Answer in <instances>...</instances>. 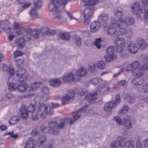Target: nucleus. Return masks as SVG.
<instances>
[{
	"label": "nucleus",
	"instance_id": "obj_1",
	"mask_svg": "<svg viewBox=\"0 0 148 148\" xmlns=\"http://www.w3.org/2000/svg\"><path fill=\"white\" fill-rule=\"evenodd\" d=\"M70 0H50L49 6V10L51 11V17L57 20H60L62 18L61 13L59 10H57L60 5L65 6L67 3L68 1Z\"/></svg>",
	"mask_w": 148,
	"mask_h": 148
},
{
	"label": "nucleus",
	"instance_id": "obj_2",
	"mask_svg": "<svg viewBox=\"0 0 148 148\" xmlns=\"http://www.w3.org/2000/svg\"><path fill=\"white\" fill-rule=\"evenodd\" d=\"M86 105L84 107L81 108L76 111L75 112L76 114L74 115L71 119L69 117L64 119H61L60 123L57 125V127L58 129H62L64 127L65 125L67 124L71 125L75 121L78 119L80 116L86 115L87 112L86 110Z\"/></svg>",
	"mask_w": 148,
	"mask_h": 148
},
{
	"label": "nucleus",
	"instance_id": "obj_3",
	"mask_svg": "<svg viewBox=\"0 0 148 148\" xmlns=\"http://www.w3.org/2000/svg\"><path fill=\"white\" fill-rule=\"evenodd\" d=\"M131 8L132 12L133 14L137 15L138 18L141 19L144 17L145 20L148 18V6H145L142 8L139 6L138 3H136L131 6Z\"/></svg>",
	"mask_w": 148,
	"mask_h": 148
},
{
	"label": "nucleus",
	"instance_id": "obj_4",
	"mask_svg": "<svg viewBox=\"0 0 148 148\" xmlns=\"http://www.w3.org/2000/svg\"><path fill=\"white\" fill-rule=\"evenodd\" d=\"M95 10V8L93 6L90 7L86 8L83 11L84 18L83 21L85 25L88 24L90 21V18Z\"/></svg>",
	"mask_w": 148,
	"mask_h": 148
},
{
	"label": "nucleus",
	"instance_id": "obj_5",
	"mask_svg": "<svg viewBox=\"0 0 148 148\" xmlns=\"http://www.w3.org/2000/svg\"><path fill=\"white\" fill-rule=\"evenodd\" d=\"M26 70L25 68L19 69L15 72V74L19 79L20 82H24L27 79L28 75L26 73Z\"/></svg>",
	"mask_w": 148,
	"mask_h": 148
},
{
	"label": "nucleus",
	"instance_id": "obj_6",
	"mask_svg": "<svg viewBox=\"0 0 148 148\" xmlns=\"http://www.w3.org/2000/svg\"><path fill=\"white\" fill-rule=\"evenodd\" d=\"M57 122L56 121H52L48 123L47 127L49 128V132L53 134H57L59 130L57 127Z\"/></svg>",
	"mask_w": 148,
	"mask_h": 148
},
{
	"label": "nucleus",
	"instance_id": "obj_7",
	"mask_svg": "<svg viewBox=\"0 0 148 148\" xmlns=\"http://www.w3.org/2000/svg\"><path fill=\"white\" fill-rule=\"evenodd\" d=\"M141 62L142 64L140 66L139 69L141 71L148 70V54L142 58Z\"/></svg>",
	"mask_w": 148,
	"mask_h": 148
},
{
	"label": "nucleus",
	"instance_id": "obj_8",
	"mask_svg": "<svg viewBox=\"0 0 148 148\" xmlns=\"http://www.w3.org/2000/svg\"><path fill=\"white\" fill-rule=\"evenodd\" d=\"M47 107L44 104H41L38 108V114L40 115L42 119H43L46 116V111Z\"/></svg>",
	"mask_w": 148,
	"mask_h": 148
},
{
	"label": "nucleus",
	"instance_id": "obj_9",
	"mask_svg": "<svg viewBox=\"0 0 148 148\" xmlns=\"http://www.w3.org/2000/svg\"><path fill=\"white\" fill-rule=\"evenodd\" d=\"M140 64V63L139 62L135 61L127 66L126 70L130 71L131 72H133L138 67Z\"/></svg>",
	"mask_w": 148,
	"mask_h": 148
},
{
	"label": "nucleus",
	"instance_id": "obj_10",
	"mask_svg": "<svg viewBox=\"0 0 148 148\" xmlns=\"http://www.w3.org/2000/svg\"><path fill=\"white\" fill-rule=\"evenodd\" d=\"M114 26H111L110 27H108V36L113 37H117L120 35L121 32L119 30L113 27Z\"/></svg>",
	"mask_w": 148,
	"mask_h": 148
},
{
	"label": "nucleus",
	"instance_id": "obj_11",
	"mask_svg": "<svg viewBox=\"0 0 148 148\" xmlns=\"http://www.w3.org/2000/svg\"><path fill=\"white\" fill-rule=\"evenodd\" d=\"M60 78L63 80V82L64 83L69 82L75 79V78L74 77V74L72 73L64 75Z\"/></svg>",
	"mask_w": 148,
	"mask_h": 148
},
{
	"label": "nucleus",
	"instance_id": "obj_12",
	"mask_svg": "<svg viewBox=\"0 0 148 148\" xmlns=\"http://www.w3.org/2000/svg\"><path fill=\"white\" fill-rule=\"evenodd\" d=\"M87 70L83 67H81L76 70L75 75L77 77L81 78L85 75L87 73Z\"/></svg>",
	"mask_w": 148,
	"mask_h": 148
},
{
	"label": "nucleus",
	"instance_id": "obj_13",
	"mask_svg": "<svg viewBox=\"0 0 148 148\" xmlns=\"http://www.w3.org/2000/svg\"><path fill=\"white\" fill-rule=\"evenodd\" d=\"M19 111L22 118L26 119L28 117V112L25 105L23 104L21 105L19 108Z\"/></svg>",
	"mask_w": 148,
	"mask_h": 148
},
{
	"label": "nucleus",
	"instance_id": "obj_14",
	"mask_svg": "<svg viewBox=\"0 0 148 148\" xmlns=\"http://www.w3.org/2000/svg\"><path fill=\"white\" fill-rule=\"evenodd\" d=\"M101 26L100 23L98 21H95L92 22L90 26V31L92 32H96Z\"/></svg>",
	"mask_w": 148,
	"mask_h": 148
},
{
	"label": "nucleus",
	"instance_id": "obj_15",
	"mask_svg": "<svg viewBox=\"0 0 148 148\" xmlns=\"http://www.w3.org/2000/svg\"><path fill=\"white\" fill-rule=\"evenodd\" d=\"M30 32L31 35L34 38L37 39L39 36V34L40 32L44 33V31L42 30V28L41 29H36L32 30L30 28L29 29V32Z\"/></svg>",
	"mask_w": 148,
	"mask_h": 148
},
{
	"label": "nucleus",
	"instance_id": "obj_16",
	"mask_svg": "<svg viewBox=\"0 0 148 148\" xmlns=\"http://www.w3.org/2000/svg\"><path fill=\"white\" fill-rule=\"evenodd\" d=\"M114 101L112 100L106 103L104 106V109L106 112L110 111L113 108L115 107V104H114Z\"/></svg>",
	"mask_w": 148,
	"mask_h": 148
},
{
	"label": "nucleus",
	"instance_id": "obj_17",
	"mask_svg": "<svg viewBox=\"0 0 148 148\" xmlns=\"http://www.w3.org/2000/svg\"><path fill=\"white\" fill-rule=\"evenodd\" d=\"M125 127L126 129L130 130L132 127L131 121L128 116H125L123 119Z\"/></svg>",
	"mask_w": 148,
	"mask_h": 148
},
{
	"label": "nucleus",
	"instance_id": "obj_18",
	"mask_svg": "<svg viewBox=\"0 0 148 148\" xmlns=\"http://www.w3.org/2000/svg\"><path fill=\"white\" fill-rule=\"evenodd\" d=\"M137 45L139 48L141 49H145L147 46L146 42L141 38H138L137 39Z\"/></svg>",
	"mask_w": 148,
	"mask_h": 148
},
{
	"label": "nucleus",
	"instance_id": "obj_19",
	"mask_svg": "<svg viewBox=\"0 0 148 148\" xmlns=\"http://www.w3.org/2000/svg\"><path fill=\"white\" fill-rule=\"evenodd\" d=\"M50 85L54 87L59 86L61 83V81L60 78H55L49 81Z\"/></svg>",
	"mask_w": 148,
	"mask_h": 148
},
{
	"label": "nucleus",
	"instance_id": "obj_20",
	"mask_svg": "<svg viewBox=\"0 0 148 148\" xmlns=\"http://www.w3.org/2000/svg\"><path fill=\"white\" fill-rule=\"evenodd\" d=\"M47 141L46 136H41L37 139L36 144L39 147L42 145H44Z\"/></svg>",
	"mask_w": 148,
	"mask_h": 148
},
{
	"label": "nucleus",
	"instance_id": "obj_21",
	"mask_svg": "<svg viewBox=\"0 0 148 148\" xmlns=\"http://www.w3.org/2000/svg\"><path fill=\"white\" fill-rule=\"evenodd\" d=\"M116 26L120 29L124 28L126 26L125 19L123 18H119L116 22Z\"/></svg>",
	"mask_w": 148,
	"mask_h": 148
},
{
	"label": "nucleus",
	"instance_id": "obj_22",
	"mask_svg": "<svg viewBox=\"0 0 148 148\" xmlns=\"http://www.w3.org/2000/svg\"><path fill=\"white\" fill-rule=\"evenodd\" d=\"M115 39L114 40V44L117 45H120L123 47H124L125 44V40L123 38H119V37Z\"/></svg>",
	"mask_w": 148,
	"mask_h": 148
},
{
	"label": "nucleus",
	"instance_id": "obj_23",
	"mask_svg": "<svg viewBox=\"0 0 148 148\" xmlns=\"http://www.w3.org/2000/svg\"><path fill=\"white\" fill-rule=\"evenodd\" d=\"M35 140L32 138H29L26 141L24 148H36L34 147Z\"/></svg>",
	"mask_w": 148,
	"mask_h": 148
},
{
	"label": "nucleus",
	"instance_id": "obj_24",
	"mask_svg": "<svg viewBox=\"0 0 148 148\" xmlns=\"http://www.w3.org/2000/svg\"><path fill=\"white\" fill-rule=\"evenodd\" d=\"M131 81L136 86L141 85L144 82L143 79L141 77L134 78Z\"/></svg>",
	"mask_w": 148,
	"mask_h": 148
},
{
	"label": "nucleus",
	"instance_id": "obj_25",
	"mask_svg": "<svg viewBox=\"0 0 148 148\" xmlns=\"http://www.w3.org/2000/svg\"><path fill=\"white\" fill-rule=\"evenodd\" d=\"M42 30L44 31V33L47 35H55L56 33L55 30L49 29L47 27H44L42 28Z\"/></svg>",
	"mask_w": 148,
	"mask_h": 148
},
{
	"label": "nucleus",
	"instance_id": "obj_26",
	"mask_svg": "<svg viewBox=\"0 0 148 148\" xmlns=\"http://www.w3.org/2000/svg\"><path fill=\"white\" fill-rule=\"evenodd\" d=\"M24 42V39L22 38H17L15 40L16 44L19 49H22L23 48L25 45Z\"/></svg>",
	"mask_w": 148,
	"mask_h": 148
},
{
	"label": "nucleus",
	"instance_id": "obj_27",
	"mask_svg": "<svg viewBox=\"0 0 148 148\" xmlns=\"http://www.w3.org/2000/svg\"><path fill=\"white\" fill-rule=\"evenodd\" d=\"M21 83L18 84L17 85V89L18 91L21 92H23L25 91L27 87V85L23 82Z\"/></svg>",
	"mask_w": 148,
	"mask_h": 148
},
{
	"label": "nucleus",
	"instance_id": "obj_28",
	"mask_svg": "<svg viewBox=\"0 0 148 148\" xmlns=\"http://www.w3.org/2000/svg\"><path fill=\"white\" fill-rule=\"evenodd\" d=\"M16 79H13L12 82H10L8 84L9 90L11 91H14L17 89V82Z\"/></svg>",
	"mask_w": 148,
	"mask_h": 148
},
{
	"label": "nucleus",
	"instance_id": "obj_29",
	"mask_svg": "<svg viewBox=\"0 0 148 148\" xmlns=\"http://www.w3.org/2000/svg\"><path fill=\"white\" fill-rule=\"evenodd\" d=\"M96 98V96H95L93 93L87 94L85 96V99L90 103H92L94 102Z\"/></svg>",
	"mask_w": 148,
	"mask_h": 148
},
{
	"label": "nucleus",
	"instance_id": "obj_30",
	"mask_svg": "<svg viewBox=\"0 0 148 148\" xmlns=\"http://www.w3.org/2000/svg\"><path fill=\"white\" fill-rule=\"evenodd\" d=\"M59 36L61 39L66 41L69 40L71 37L70 34L67 32L60 33V34Z\"/></svg>",
	"mask_w": 148,
	"mask_h": 148
},
{
	"label": "nucleus",
	"instance_id": "obj_31",
	"mask_svg": "<svg viewBox=\"0 0 148 148\" xmlns=\"http://www.w3.org/2000/svg\"><path fill=\"white\" fill-rule=\"evenodd\" d=\"M128 49L131 53H135L137 51L138 48L136 45L134 43H131L128 46Z\"/></svg>",
	"mask_w": 148,
	"mask_h": 148
},
{
	"label": "nucleus",
	"instance_id": "obj_32",
	"mask_svg": "<svg viewBox=\"0 0 148 148\" xmlns=\"http://www.w3.org/2000/svg\"><path fill=\"white\" fill-rule=\"evenodd\" d=\"M73 41L75 44L78 46H80L82 44V40L81 38L78 36L74 35L72 36Z\"/></svg>",
	"mask_w": 148,
	"mask_h": 148
},
{
	"label": "nucleus",
	"instance_id": "obj_33",
	"mask_svg": "<svg viewBox=\"0 0 148 148\" xmlns=\"http://www.w3.org/2000/svg\"><path fill=\"white\" fill-rule=\"evenodd\" d=\"M99 19L101 21V22H103L106 23V21L108 19V15L106 13H102L99 16Z\"/></svg>",
	"mask_w": 148,
	"mask_h": 148
},
{
	"label": "nucleus",
	"instance_id": "obj_34",
	"mask_svg": "<svg viewBox=\"0 0 148 148\" xmlns=\"http://www.w3.org/2000/svg\"><path fill=\"white\" fill-rule=\"evenodd\" d=\"M105 58L106 62H110L116 58V55L114 54H110L105 56Z\"/></svg>",
	"mask_w": 148,
	"mask_h": 148
},
{
	"label": "nucleus",
	"instance_id": "obj_35",
	"mask_svg": "<svg viewBox=\"0 0 148 148\" xmlns=\"http://www.w3.org/2000/svg\"><path fill=\"white\" fill-rule=\"evenodd\" d=\"M125 19V20L126 25H132L135 22L134 18L132 17H127Z\"/></svg>",
	"mask_w": 148,
	"mask_h": 148
},
{
	"label": "nucleus",
	"instance_id": "obj_36",
	"mask_svg": "<svg viewBox=\"0 0 148 148\" xmlns=\"http://www.w3.org/2000/svg\"><path fill=\"white\" fill-rule=\"evenodd\" d=\"M120 35L125 36L127 38H129L132 36V32L131 30L128 29H124L123 33L121 32Z\"/></svg>",
	"mask_w": 148,
	"mask_h": 148
},
{
	"label": "nucleus",
	"instance_id": "obj_37",
	"mask_svg": "<svg viewBox=\"0 0 148 148\" xmlns=\"http://www.w3.org/2000/svg\"><path fill=\"white\" fill-rule=\"evenodd\" d=\"M117 141L119 144V148L121 147L124 148V146L126 144V142L124 140L123 138L121 136H119L118 138Z\"/></svg>",
	"mask_w": 148,
	"mask_h": 148
},
{
	"label": "nucleus",
	"instance_id": "obj_38",
	"mask_svg": "<svg viewBox=\"0 0 148 148\" xmlns=\"http://www.w3.org/2000/svg\"><path fill=\"white\" fill-rule=\"evenodd\" d=\"M34 6L32 9L37 10L41 7L42 5V2L40 0H37L34 2Z\"/></svg>",
	"mask_w": 148,
	"mask_h": 148
},
{
	"label": "nucleus",
	"instance_id": "obj_39",
	"mask_svg": "<svg viewBox=\"0 0 148 148\" xmlns=\"http://www.w3.org/2000/svg\"><path fill=\"white\" fill-rule=\"evenodd\" d=\"M36 10L31 8L30 12H29L31 17L33 19H36L38 18L37 14L35 11Z\"/></svg>",
	"mask_w": 148,
	"mask_h": 148
},
{
	"label": "nucleus",
	"instance_id": "obj_40",
	"mask_svg": "<svg viewBox=\"0 0 148 148\" xmlns=\"http://www.w3.org/2000/svg\"><path fill=\"white\" fill-rule=\"evenodd\" d=\"M40 84L39 83L35 82L34 83L32 84L30 86L29 91H33L37 90V88L39 87Z\"/></svg>",
	"mask_w": 148,
	"mask_h": 148
},
{
	"label": "nucleus",
	"instance_id": "obj_41",
	"mask_svg": "<svg viewBox=\"0 0 148 148\" xmlns=\"http://www.w3.org/2000/svg\"><path fill=\"white\" fill-rule=\"evenodd\" d=\"M18 119L17 116H13L10 119L9 123L12 124H16L18 123Z\"/></svg>",
	"mask_w": 148,
	"mask_h": 148
},
{
	"label": "nucleus",
	"instance_id": "obj_42",
	"mask_svg": "<svg viewBox=\"0 0 148 148\" xmlns=\"http://www.w3.org/2000/svg\"><path fill=\"white\" fill-rule=\"evenodd\" d=\"M106 64L104 62L101 60L99 61L97 63V66L99 69L103 70L105 67Z\"/></svg>",
	"mask_w": 148,
	"mask_h": 148
},
{
	"label": "nucleus",
	"instance_id": "obj_43",
	"mask_svg": "<svg viewBox=\"0 0 148 148\" xmlns=\"http://www.w3.org/2000/svg\"><path fill=\"white\" fill-rule=\"evenodd\" d=\"M124 148H134V143L132 141L129 140L126 142V144Z\"/></svg>",
	"mask_w": 148,
	"mask_h": 148
},
{
	"label": "nucleus",
	"instance_id": "obj_44",
	"mask_svg": "<svg viewBox=\"0 0 148 148\" xmlns=\"http://www.w3.org/2000/svg\"><path fill=\"white\" fill-rule=\"evenodd\" d=\"M129 106L127 105H125L121 108V111H119V114H125L127 112V111L129 110Z\"/></svg>",
	"mask_w": 148,
	"mask_h": 148
},
{
	"label": "nucleus",
	"instance_id": "obj_45",
	"mask_svg": "<svg viewBox=\"0 0 148 148\" xmlns=\"http://www.w3.org/2000/svg\"><path fill=\"white\" fill-rule=\"evenodd\" d=\"M115 87L116 85L114 84H109L107 86L106 90L110 92H112Z\"/></svg>",
	"mask_w": 148,
	"mask_h": 148
},
{
	"label": "nucleus",
	"instance_id": "obj_46",
	"mask_svg": "<svg viewBox=\"0 0 148 148\" xmlns=\"http://www.w3.org/2000/svg\"><path fill=\"white\" fill-rule=\"evenodd\" d=\"M36 108V105L32 104H30L28 107L27 110L28 112H31L32 114Z\"/></svg>",
	"mask_w": 148,
	"mask_h": 148
},
{
	"label": "nucleus",
	"instance_id": "obj_47",
	"mask_svg": "<svg viewBox=\"0 0 148 148\" xmlns=\"http://www.w3.org/2000/svg\"><path fill=\"white\" fill-rule=\"evenodd\" d=\"M114 121L116 122V123L119 125H122L123 122L122 119L121 117L119 116H114L113 118Z\"/></svg>",
	"mask_w": 148,
	"mask_h": 148
},
{
	"label": "nucleus",
	"instance_id": "obj_48",
	"mask_svg": "<svg viewBox=\"0 0 148 148\" xmlns=\"http://www.w3.org/2000/svg\"><path fill=\"white\" fill-rule=\"evenodd\" d=\"M71 98L68 96V95L65 94L62 99V101L63 103H66L70 101Z\"/></svg>",
	"mask_w": 148,
	"mask_h": 148
},
{
	"label": "nucleus",
	"instance_id": "obj_49",
	"mask_svg": "<svg viewBox=\"0 0 148 148\" xmlns=\"http://www.w3.org/2000/svg\"><path fill=\"white\" fill-rule=\"evenodd\" d=\"M101 41V39L100 38L98 39H96L95 41L93 42V45H95L98 49H99L101 47L100 44Z\"/></svg>",
	"mask_w": 148,
	"mask_h": 148
},
{
	"label": "nucleus",
	"instance_id": "obj_50",
	"mask_svg": "<svg viewBox=\"0 0 148 148\" xmlns=\"http://www.w3.org/2000/svg\"><path fill=\"white\" fill-rule=\"evenodd\" d=\"M110 145L112 148H120L119 144L117 140L113 141Z\"/></svg>",
	"mask_w": 148,
	"mask_h": 148
},
{
	"label": "nucleus",
	"instance_id": "obj_51",
	"mask_svg": "<svg viewBox=\"0 0 148 148\" xmlns=\"http://www.w3.org/2000/svg\"><path fill=\"white\" fill-rule=\"evenodd\" d=\"M127 101L130 104H132L135 102V99L133 96H129L127 98Z\"/></svg>",
	"mask_w": 148,
	"mask_h": 148
},
{
	"label": "nucleus",
	"instance_id": "obj_52",
	"mask_svg": "<svg viewBox=\"0 0 148 148\" xmlns=\"http://www.w3.org/2000/svg\"><path fill=\"white\" fill-rule=\"evenodd\" d=\"M106 51L107 53L114 54V53L116 51V50L113 46H111L107 49Z\"/></svg>",
	"mask_w": 148,
	"mask_h": 148
},
{
	"label": "nucleus",
	"instance_id": "obj_53",
	"mask_svg": "<svg viewBox=\"0 0 148 148\" xmlns=\"http://www.w3.org/2000/svg\"><path fill=\"white\" fill-rule=\"evenodd\" d=\"M29 32V29L28 30H26L25 32L26 34L24 36L25 38L27 40H30L31 37L32 36L31 35V33L30 32Z\"/></svg>",
	"mask_w": 148,
	"mask_h": 148
},
{
	"label": "nucleus",
	"instance_id": "obj_54",
	"mask_svg": "<svg viewBox=\"0 0 148 148\" xmlns=\"http://www.w3.org/2000/svg\"><path fill=\"white\" fill-rule=\"evenodd\" d=\"M142 90L145 93H148V82H147L143 85Z\"/></svg>",
	"mask_w": 148,
	"mask_h": 148
},
{
	"label": "nucleus",
	"instance_id": "obj_55",
	"mask_svg": "<svg viewBox=\"0 0 148 148\" xmlns=\"http://www.w3.org/2000/svg\"><path fill=\"white\" fill-rule=\"evenodd\" d=\"M114 14L118 17H122L123 15V14L122 10H116L114 12Z\"/></svg>",
	"mask_w": 148,
	"mask_h": 148
},
{
	"label": "nucleus",
	"instance_id": "obj_56",
	"mask_svg": "<svg viewBox=\"0 0 148 148\" xmlns=\"http://www.w3.org/2000/svg\"><path fill=\"white\" fill-rule=\"evenodd\" d=\"M117 20L114 17H112L111 18L110 20V23L111 26H116V22Z\"/></svg>",
	"mask_w": 148,
	"mask_h": 148
},
{
	"label": "nucleus",
	"instance_id": "obj_57",
	"mask_svg": "<svg viewBox=\"0 0 148 148\" xmlns=\"http://www.w3.org/2000/svg\"><path fill=\"white\" fill-rule=\"evenodd\" d=\"M41 91L43 94L47 95L49 93V89L47 86H44L42 88Z\"/></svg>",
	"mask_w": 148,
	"mask_h": 148
},
{
	"label": "nucleus",
	"instance_id": "obj_58",
	"mask_svg": "<svg viewBox=\"0 0 148 148\" xmlns=\"http://www.w3.org/2000/svg\"><path fill=\"white\" fill-rule=\"evenodd\" d=\"M14 69L12 66H10L8 69V72L10 75L13 76L14 75Z\"/></svg>",
	"mask_w": 148,
	"mask_h": 148
},
{
	"label": "nucleus",
	"instance_id": "obj_59",
	"mask_svg": "<svg viewBox=\"0 0 148 148\" xmlns=\"http://www.w3.org/2000/svg\"><path fill=\"white\" fill-rule=\"evenodd\" d=\"M144 74L142 71H138L134 72L133 73V75L134 77H138L142 76Z\"/></svg>",
	"mask_w": 148,
	"mask_h": 148
},
{
	"label": "nucleus",
	"instance_id": "obj_60",
	"mask_svg": "<svg viewBox=\"0 0 148 148\" xmlns=\"http://www.w3.org/2000/svg\"><path fill=\"white\" fill-rule=\"evenodd\" d=\"M46 115L47 114L48 115H52L53 113V110L52 108L50 107H47L46 111Z\"/></svg>",
	"mask_w": 148,
	"mask_h": 148
},
{
	"label": "nucleus",
	"instance_id": "obj_61",
	"mask_svg": "<svg viewBox=\"0 0 148 148\" xmlns=\"http://www.w3.org/2000/svg\"><path fill=\"white\" fill-rule=\"evenodd\" d=\"M31 135L33 136H37L39 134V131L37 129L33 130L31 133Z\"/></svg>",
	"mask_w": 148,
	"mask_h": 148
},
{
	"label": "nucleus",
	"instance_id": "obj_62",
	"mask_svg": "<svg viewBox=\"0 0 148 148\" xmlns=\"http://www.w3.org/2000/svg\"><path fill=\"white\" fill-rule=\"evenodd\" d=\"M121 101L120 97L119 95H117L115 97V102L114 101V104H115L116 106Z\"/></svg>",
	"mask_w": 148,
	"mask_h": 148
},
{
	"label": "nucleus",
	"instance_id": "obj_63",
	"mask_svg": "<svg viewBox=\"0 0 148 148\" xmlns=\"http://www.w3.org/2000/svg\"><path fill=\"white\" fill-rule=\"evenodd\" d=\"M123 47H124L120 45H116L115 49L116 51H117L118 53H122L123 51Z\"/></svg>",
	"mask_w": 148,
	"mask_h": 148
},
{
	"label": "nucleus",
	"instance_id": "obj_64",
	"mask_svg": "<svg viewBox=\"0 0 148 148\" xmlns=\"http://www.w3.org/2000/svg\"><path fill=\"white\" fill-rule=\"evenodd\" d=\"M26 31V30H25L24 28L20 27L18 28V29L16 31V33L18 35H21L23 34L24 31L25 32Z\"/></svg>",
	"mask_w": 148,
	"mask_h": 148
}]
</instances>
